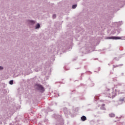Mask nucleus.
Instances as JSON below:
<instances>
[{
	"label": "nucleus",
	"instance_id": "obj_1",
	"mask_svg": "<svg viewBox=\"0 0 125 125\" xmlns=\"http://www.w3.org/2000/svg\"><path fill=\"white\" fill-rule=\"evenodd\" d=\"M34 87L36 90H38L40 92H43L44 91V87L40 84H35Z\"/></svg>",
	"mask_w": 125,
	"mask_h": 125
},
{
	"label": "nucleus",
	"instance_id": "obj_2",
	"mask_svg": "<svg viewBox=\"0 0 125 125\" xmlns=\"http://www.w3.org/2000/svg\"><path fill=\"white\" fill-rule=\"evenodd\" d=\"M109 90H110V89H108L106 93V97L109 98H111V97H112V98H114V97L117 95L116 92L112 91L111 92V94H110V93H109Z\"/></svg>",
	"mask_w": 125,
	"mask_h": 125
},
{
	"label": "nucleus",
	"instance_id": "obj_3",
	"mask_svg": "<svg viewBox=\"0 0 125 125\" xmlns=\"http://www.w3.org/2000/svg\"><path fill=\"white\" fill-rule=\"evenodd\" d=\"M82 50H83L82 52L83 53H84L85 54L86 53H89L90 52V49H89V47H87L85 48V47L82 48Z\"/></svg>",
	"mask_w": 125,
	"mask_h": 125
},
{
	"label": "nucleus",
	"instance_id": "obj_4",
	"mask_svg": "<svg viewBox=\"0 0 125 125\" xmlns=\"http://www.w3.org/2000/svg\"><path fill=\"white\" fill-rule=\"evenodd\" d=\"M63 112L65 115H73L75 112L73 113L72 111H68L67 109V108H64L63 109Z\"/></svg>",
	"mask_w": 125,
	"mask_h": 125
},
{
	"label": "nucleus",
	"instance_id": "obj_5",
	"mask_svg": "<svg viewBox=\"0 0 125 125\" xmlns=\"http://www.w3.org/2000/svg\"><path fill=\"white\" fill-rule=\"evenodd\" d=\"M122 37L117 36H111L107 38V40H121Z\"/></svg>",
	"mask_w": 125,
	"mask_h": 125
},
{
	"label": "nucleus",
	"instance_id": "obj_6",
	"mask_svg": "<svg viewBox=\"0 0 125 125\" xmlns=\"http://www.w3.org/2000/svg\"><path fill=\"white\" fill-rule=\"evenodd\" d=\"M124 88L125 89V85L124 86ZM116 92H118L119 94H125V89L121 90V91L120 90L115 89Z\"/></svg>",
	"mask_w": 125,
	"mask_h": 125
},
{
	"label": "nucleus",
	"instance_id": "obj_7",
	"mask_svg": "<svg viewBox=\"0 0 125 125\" xmlns=\"http://www.w3.org/2000/svg\"><path fill=\"white\" fill-rule=\"evenodd\" d=\"M124 101H125V97L120 98L118 101L119 105H121V104H123L124 103Z\"/></svg>",
	"mask_w": 125,
	"mask_h": 125
},
{
	"label": "nucleus",
	"instance_id": "obj_8",
	"mask_svg": "<svg viewBox=\"0 0 125 125\" xmlns=\"http://www.w3.org/2000/svg\"><path fill=\"white\" fill-rule=\"evenodd\" d=\"M121 32H122V28L120 27H118L117 29L115 30V33H117V35H119Z\"/></svg>",
	"mask_w": 125,
	"mask_h": 125
},
{
	"label": "nucleus",
	"instance_id": "obj_9",
	"mask_svg": "<svg viewBox=\"0 0 125 125\" xmlns=\"http://www.w3.org/2000/svg\"><path fill=\"white\" fill-rule=\"evenodd\" d=\"M81 120L83 122H84V121H86V117L83 115L82 117H81Z\"/></svg>",
	"mask_w": 125,
	"mask_h": 125
},
{
	"label": "nucleus",
	"instance_id": "obj_10",
	"mask_svg": "<svg viewBox=\"0 0 125 125\" xmlns=\"http://www.w3.org/2000/svg\"><path fill=\"white\" fill-rule=\"evenodd\" d=\"M41 28V24L40 23H37L35 26V29H40Z\"/></svg>",
	"mask_w": 125,
	"mask_h": 125
},
{
	"label": "nucleus",
	"instance_id": "obj_11",
	"mask_svg": "<svg viewBox=\"0 0 125 125\" xmlns=\"http://www.w3.org/2000/svg\"><path fill=\"white\" fill-rule=\"evenodd\" d=\"M9 125H19V124L18 123V122H12L9 124Z\"/></svg>",
	"mask_w": 125,
	"mask_h": 125
},
{
	"label": "nucleus",
	"instance_id": "obj_12",
	"mask_svg": "<svg viewBox=\"0 0 125 125\" xmlns=\"http://www.w3.org/2000/svg\"><path fill=\"white\" fill-rule=\"evenodd\" d=\"M109 116L110 118H114V117H115V114L110 113V114H109Z\"/></svg>",
	"mask_w": 125,
	"mask_h": 125
},
{
	"label": "nucleus",
	"instance_id": "obj_13",
	"mask_svg": "<svg viewBox=\"0 0 125 125\" xmlns=\"http://www.w3.org/2000/svg\"><path fill=\"white\" fill-rule=\"evenodd\" d=\"M29 23H31V24H32V25H34V24H35V23H36V22L34 21L30 20Z\"/></svg>",
	"mask_w": 125,
	"mask_h": 125
},
{
	"label": "nucleus",
	"instance_id": "obj_14",
	"mask_svg": "<svg viewBox=\"0 0 125 125\" xmlns=\"http://www.w3.org/2000/svg\"><path fill=\"white\" fill-rule=\"evenodd\" d=\"M121 66H123V64L117 65H113V68H117V67H120Z\"/></svg>",
	"mask_w": 125,
	"mask_h": 125
},
{
	"label": "nucleus",
	"instance_id": "obj_15",
	"mask_svg": "<svg viewBox=\"0 0 125 125\" xmlns=\"http://www.w3.org/2000/svg\"><path fill=\"white\" fill-rule=\"evenodd\" d=\"M78 6L77 4H74L72 5V8L73 9H75V8H76L77 6Z\"/></svg>",
	"mask_w": 125,
	"mask_h": 125
},
{
	"label": "nucleus",
	"instance_id": "obj_16",
	"mask_svg": "<svg viewBox=\"0 0 125 125\" xmlns=\"http://www.w3.org/2000/svg\"><path fill=\"white\" fill-rule=\"evenodd\" d=\"M122 24H123V21H119L117 22V24L118 25V26H121V25H122Z\"/></svg>",
	"mask_w": 125,
	"mask_h": 125
},
{
	"label": "nucleus",
	"instance_id": "obj_17",
	"mask_svg": "<svg viewBox=\"0 0 125 125\" xmlns=\"http://www.w3.org/2000/svg\"><path fill=\"white\" fill-rule=\"evenodd\" d=\"M71 49H72V47H69V48H66V51H69V50H71Z\"/></svg>",
	"mask_w": 125,
	"mask_h": 125
},
{
	"label": "nucleus",
	"instance_id": "obj_18",
	"mask_svg": "<svg viewBox=\"0 0 125 125\" xmlns=\"http://www.w3.org/2000/svg\"><path fill=\"white\" fill-rule=\"evenodd\" d=\"M9 84H13V80H10L9 82Z\"/></svg>",
	"mask_w": 125,
	"mask_h": 125
},
{
	"label": "nucleus",
	"instance_id": "obj_19",
	"mask_svg": "<svg viewBox=\"0 0 125 125\" xmlns=\"http://www.w3.org/2000/svg\"><path fill=\"white\" fill-rule=\"evenodd\" d=\"M53 19H55V18H56V14H54L53 15Z\"/></svg>",
	"mask_w": 125,
	"mask_h": 125
},
{
	"label": "nucleus",
	"instance_id": "obj_20",
	"mask_svg": "<svg viewBox=\"0 0 125 125\" xmlns=\"http://www.w3.org/2000/svg\"><path fill=\"white\" fill-rule=\"evenodd\" d=\"M101 110H106V108H105V107H104V106H101Z\"/></svg>",
	"mask_w": 125,
	"mask_h": 125
},
{
	"label": "nucleus",
	"instance_id": "obj_21",
	"mask_svg": "<svg viewBox=\"0 0 125 125\" xmlns=\"http://www.w3.org/2000/svg\"><path fill=\"white\" fill-rule=\"evenodd\" d=\"M39 71H40V68H36L35 69V72H39Z\"/></svg>",
	"mask_w": 125,
	"mask_h": 125
},
{
	"label": "nucleus",
	"instance_id": "obj_22",
	"mask_svg": "<svg viewBox=\"0 0 125 125\" xmlns=\"http://www.w3.org/2000/svg\"><path fill=\"white\" fill-rule=\"evenodd\" d=\"M122 85H123V83H118L117 85V86H121Z\"/></svg>",
	"mask_w": 125,
	"mask_h": 125
},
{
	"label": "nucleus",
	"instance_id": "obj_23",
	"mask_svg": "<svg viewBox=\"0 0 125 125\" xmlns=\"http://www.w3.org/2000/svg\"><path fill=\"white\" fill-rule=\"evenodd\" d=\"M95 98L96 99V100H98V99L99 98L98 96H95Z\"/></svg>",
	"mask_w": 125,
	"mask_h": 125
},
{
	"label": "nucleus",
	"instance_id": "obj_24",
	"mask_svg": "<svg viewBox=\"0 0 125 125\" xmlns=\"http://www.w3.org/2000/svg\"><path fill=\"white\" fill-rule=\"evenodd\" d=\"M0 70H3V66H0Z\"/></svg>",
	"mask_w": 125,
	"mask_h": 125
},
{
	"label": "nucleus",
	"instance_id": "obj_25",
	"mask_svg": "<svg viewBox=\"0 0 125 125\" xmlns=\"http://www.w3.org/2000/svg\"><path fill=\"white\" fill-rule=\"evenodd\" d=\"M105 106V104H103L102 105V107H104Z\"/></svg>",
	"mask_w": 125,
	"mask_h": 125
},
{
	"label": "nucleus",
	"instance_id": "obj_26",
	"mask_svg": "<svg viewBox=\"0 0 125 125\" xmlns=\"http://www.w3.org/2000/svg\"><path fill=\"white\" fill-rule=\"evenodd\" d=\"M114 60H117L118 61V60H119V59H117V58H115Z\"/></svg>",
	"mask_w": 125,
	"mask_h": 125
},
{
	"label": "nucleus",
	"instance_id": "obj_27",
	"mask_svg": "<svg viewBox=\"0 0 125 125\" xmlns=\"http://www.w3.org/2000/svg\"><path fill=\"white\" fill-rule=\"evenodd\" d=\"M46 74H49V71H47Z\"/></svg>",
	"mask_w": 125,
	"mask_h": 125
},
{
	"label": "nucleus",
	"instance_id": "obj_28",
	"mask_svg": "<svg viewBox=\"0 0 125 125\" xmlns=\"http://www.w3.org/2000/svg\"><path fill=\"white\" fill-rule=\"evenodd\" d=\"M122 40H125V37H123V39H122Z\"/></svg>",
	"mask_w": 125,
	"mask_h": 125
},
{
	"label": "nucleus",
	"instance_id": "obj_29",
	"mask_svg": "<svg viewBox=\"0 0 125 125\" xmlns=\"http://www.w3.org/2000/svg\"><path fill=\"white\" fill-rule=\"evenodd\" d=\"M122 76H124V73H122Z\"/></svg>",
	"mask_w": 125,
	"mask_h": 125
},
{
	"label": "nucleus",
	"instance_id": "obj_30",
	"mask_svg": "<svg viewBox=\"0 0 125 125\" xmlns=\"http://www.w3.org/2000/svg\"><path fill=\"white\" fill-rule=\"evenodd\" d=\"M115 106H118L116 104H114Z\"/></svg>",
	"mask_w": 125,
	"mask_h": 125
},
{
	"label": "nucleus",
	"instance_id": "obj_31",
	"mask_svg": "<svg viewBox=\"0 0 125 125\" xmlns=\"http://www.w3.org/2000/svg\"><path fill=\"white\" fill-rule=\"evenodd\" d=\"M112 90H114V87L112 88Z\"/></svg>",
	"mask_w": 125,
	"mask_h": 125
},
{
	"label": "nucleus",
	"instance_id": "obj_32",
	"mask_svg": "<svg viewBox=\"0 0 125 125\" xmlns=\"http://www.w3.org/2000/svg\"><path fill=\"white\" fill-rule=\"evenodd\" d=\"M48 69H49V70H50V69H51L50 67H49Z\"/></svg>",
	"mask_w": 125,
	"mask_h": 125
},
{
	"label": "nucleus",
	"instance_id": "obj_33",
	"mask_svg": "<svg viewBox=\"0 0 125 125\" xmlns=\"http://www.w3.org/2000/svg\"><path fill=\"white\" fill-rule=\"evenodd\" d=\"M0 125H2V123L1 122V123H0Z\"/></svg>",
	"mask_w": 125,
	"mask_h": 125
},
{
	"label": "nucleus",
	"instance_id": "obj_34",
	"mask_svg": "<svg viewBox=\"0 0 125 125\" xmlns=\"http://www.w3.org/2000/svg\"><path fill=\"white\" fill-rule=\"evenodd\" d=\"M83 73H82V74H81V76H83Z\"/></svg>",
	"mask_w": 125,
	"mask_h": 125
},
{
	"label": "nucleus",
	"instance_id": "obj_35",
	"mask_svg": "<svg viewBox=\"0 0 125 125\" xmlns=\"http://www.w3.org/2000/svg\"><path fill=\"white\" fill-rule=\"evenodd\" d=\"M94 117H96V116H95V115H93Z\"/></svg>",
	"mask_w": 125,
	"mask_h": 125
},
{
	"label": "nucleus",
	"instance_id": "obj_36",
	"mask_svg": "<svg viewBox=\"0 0 125 125\" xmlns=\"http://www.w3.org/2000/svg\"><path fill=\"white\" fill-rule=\"evenodd\" d=\"M112 102H113V103H115V101H112Z\"/></svg>",
	"mask_w": 125,
	"mask_h": 125
},
{
	"label": "nucleus",
	"instance_id": "obj_37",
	"mask_svg": "<svg viewBox=\"0 0 125 125\" xmlns=\"http://www.w3.org/2000/svg\"><path fill=\"white\" fill-rule=\"evenodd\" d=\"M58 96H59V94H58Z\"/></svg>",
	"mask_w": 125,
	"mask_h": 125
},
{
	"label": "nucleus",
	"instance_id": "obj_38",
	"mask_svg": "<svg viewBox=\"0 0 125 125\" xmlns=\"http://www.w3.org/2000/svg\"><path fill=\"white\" fill-rule=\"evenodd\" d=\"M66 46V47H67V46H68V45H67Z\"/></svg>",
	"mask_w": 125,
	"mask_h": 125
},
{
	"label": "nucleus",
	"instance_id": "obj_39",
	"mask_svg": "<svg viewBox=\"0 0 125 125\" xmlns=\"http://www.w3.org/2000/svg\"><path fill=\"white\" fill-rule=\"evenodd\" d=\"M93 85H94V84H93Z\"/></svg>",
	"mask_w": 125,
	"mask_h": 125
}]
</instances>
